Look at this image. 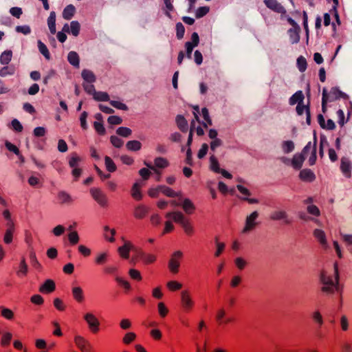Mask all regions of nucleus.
I'll return each instance as SVG.
<instances>
[{
    "mask_svg": "<svg viewBox=\"0 0 352 352\" xmlns=\"http://www.w3.org/2000/svg\"><path fill=\"white\" fill-rule=\"evenodd\" d=\"M334 278L328 275L327 273L323 271L321 274V281L323 284L322 291L327 294H332L336 290H338V264H334Z\"/></svg>",
    "mask_w": 352,
    "mask_h": 352,
    "instance_id": "nucleus-1",
    "label": "nucleus"
},
{
    "mask_svg": "<svg viewBox=\"0 0 352 352\" xmlns=\"http://www.w3.org/2000/svg\"><path fill=\"white\" fill-rule=\"evenodd\" d=\"M346 95L340 91L337 87H333L329 92L326 89L322 90V110L324 113L327 111L328 102H331L340 98H344Z\"/></svg>",
    "mask_w": 352,
    "mask_h": 352,
    "instance_id": "nucleus-2",
    "label": "nucleus"
},
{
    "mask_svg": "<svg viewBox=\"0 0 352 352\" xmlns=\"http://www.w3.org/2000/svg\"><path fill=\"white\" fill-rule=\"evenodd\" d=\"M180 304L184 311L190 312L195 306V302L190 290L184 289L180 293Z\"/></svg>",
    "mask_w": 352,
    "mask_h": 352,
    "instance_id": "nucleus-3",
    "label": "nucleus"
},
{
    "mask_svg": "<svg viewBox=\"0 0 352 352\" xmlns=\"http://www.w3.org/2000/svg\"><path fill=\"white\" fill-rule=\"evenodd\" d=\"M83 319L86 322L89 329L93 333H96L99 331L100 322L99 319L93 313L87 312L85 314Z\"/></svg>",
    "mask_w": 352,
    "mask_h": 352,
    "instance_id": "nucleus-4",
    "label": "nucleus"
},
{
    "mask_svg": "<svg viewBox=\"0 0 352 352\" xmlns=\"http://www.w3.org/2000/svg\"><path fill=\"white\" fill-rule=\"evenodd\" d=\"M123 244L118 248V252L120 258L129 259V254L136 250V246L129 240L122 238Z\"/></svg>",
    "mask_w": 352,
    "mask_h": 352,
    "instance_id": "nucleus-5",
    "label": "nucleus"
},
{
    "mask_svg": "<svg viewBox=\"0 0 352 352\" xmlns=\"http://www.w3.org/2000/svg\"><path fill=\"white\" fill-rule=\"evenodd\" d=\"M77 348L81 352H94V349L91 343L82 336H76L74 339Z\"/></svg>",
    "mask_w": 352,
    "mask_h": 352,
    "instance_id": "nucleus-6",
    "label": "nucleus"
},
{
    "mask_svg": "<svg viewBox=\"0 0 352 352\" xmlns=\"http://www.w3.org/2000/svg\"><path fill=\"white\" fill-rule=\"evenodd\" d=\"M182 256L183 253L181 251H177L172 254L168 262V268L172 273L177 274L179 272L180 261Z\"/></svg>",
    "mask_w": 352,
    "mask_h": 352,
    "instance_id": "nucleus-7",
    "label": "nucleus"
},
{
    "mask_svg": "<svg viewBox=\"0 0 352 352\" xmlns=\"http://www.w3.org/2000/svg\"><path fill=\"white\" fill-rule=\"evenodd\" d=\"M311 149V146L309 144L307 145L302 153H297L294 155L292 160V165L295 169H300L302 165V163L305 160V154L308 153Z\"/></svg>",
    "mask_w": 352,
    "mask_h": 352,
    "instance_id": "nucleus-8",
    "label": "nucleus"
},
{
    "mask_svg": "<svg viewBox=\"0 0 352 352\" xmlns=\"http://www.w3.org/2000/svg\"><path fill=\"white\" fill-rule=\"evenodd\" d=\"M91 194L93 198L103 208L108 206V199L105 194L98 188L91 189Z\"/></svg>",
    "mask_w": 352,
    "mask_h": 352,
    "instance_id": "nucleus-9",
    "label": "nucleus"
},
{
    "mask_svg": "<svg viewBox=\"0 0 352 352\" xmlns=\"http://www.w3.org/2000/svg\"><path fill=\"white\" fill-rule=\"evenodd\" d=\"M258 217V212L254 211L246 218L245 226L243 230V233L248 232L256 228V226L258 225V223L256 222V219Z\"/></svg>",
    "mask_w": 352,
    "mask_h": 352,
    "instance_id": "nucleus-10",
    "label": "nucleus"
},
{
    "mask_svg": "<svg viewBox=\"0 0 352 352\" xmlns=\"http://www.w3.org/2000/svg\"><path fill=\"white\" fill-rule=\"evenodd\" d=\"M270 218L273 221L283 220L285 225H289L292 223V221L288 218L287 212L284 210L274 211L271 214Z\"/></svg>",
    "mask_w": 352,
    "mask_h": 352,
    "instance_id": "nucleus-11",
    "label": "nucleus"
},
{
    "mask_svg": "<svg viewBox=\"0 0 352 352\" xmlns=\"http://www.w3.org/2000/svg\"><path fill=\"white\" fill-rule=\"evenodd\" d=\"M216 320L219 325L227 324L232 321L230 318H226V311L224 308H220L217 311Z\"/></svg>",
    "mask_w": 352,
    "mask_h": 352,
    "instance_id": "nucleus-12",
    "label": "nucleus"
},
{
    "mask_svg": "<svg viewBox=\"0 0 352 352\" xmlns=\"http://www.w3.org/2000/svg\"><path fill=\"white\" fill-rule=\"evenodd\" d=\"M264 3L268 8L280 14H284L286 12L284 7L282 6L281 4L279 3L276 0H265Z\"/></svg>",
    "mask_w": 352,
    "mask_h": 352,
    "instance_id": "nucleus-13",
    "label": "nucleus"
},
{
    "mask_svg": "<svg viewBox=\"0 0 352 352\" xmlns=\"http://www.w3.org/2000/svg\"><path fill=\"white\" fill-rule=\"evenodd\" d=\"M166 218L173 219L175 223L182 225L187 219L181 212H168L166 214Z\"/></svg>",
    "mask_w": 352,
    "mask_h": 352,
    "instance_id": "nucleus-14",
    "label": "nucleus"
},
{
    "mask_svg": "<svg viewBox=\"0 0 352 352\" xmlns=\"http://www.w3.org/2000/svg\"><path fill=\"white\" fill-rule=\"evenodd\" d=\"M0 316L6 320L12 321L15 319L13 310L4 306H0Z\"/></svg>",
    "mask_w": 352,
    "mask_h": 352,
    "instance_id": "nucleus-15",
    "label": "nucleus"
},
{
    "mask_svg": "<svg viewBox=\"0 0 352 352\" xmlns=\"http://www.w3.org/2000/svg\"><path fill=\"white\" fill-rule=\"evenodd\" d=\"M314 235L324 248H327L328 245L326 239V235L324 231L322 230L316 229L314 232Z\"/></svg>",
    "mask_w": 352,
    "mask_h": 352,
    "instance_id": "nucleus-16",
    "label": "nucleus"
},
{
    "mask_svg": "<svg viewBox=\"0 0 352 352\" xmlns=\"http://www.w3.org/2000/svg\"><path fill=\"white\" fill-rule=\"evenodd\" d=\"M300 179L306 182H311L315 179L314 173L309 169H303L300 172Z\"/></svg>",
    "mask_w": 352,
    "mask_h": 352,
    "instance_id": "nucleus-17",
    "label": "nucleus"
},
{
    "mask_svg": "<svg viewBox=\"0 0 352 352\" xmlns=\"http://www.w3.org/2000/svg\"><path fill=\"white\" fill-rule=\"evenodd\" d=\"M55 290V283L50 279L47 280L41 287L39 291L41 293L49 294Z\"/></svg>",
    "mask_w": 352,
    "mask_h": 352,
    "instance_id": "nucleus-18",
    "label": "nucleus"
},
{
    "mask_svg": "<svg viewBox=\"0 0 352 352\" xmlns=\"http://www.w3.org/2000/svg\"><path fill=\"white\" fill-rule=\"evenodd\" d=\"M318 120L320 126L327 130H333L335 129L336 125L333 120L329 119L325 122L324 117L322 115H318Z\"/></svg>",
    "mask_w": 352,
    "mask_h": 352,
    "instance_id": "nucleus-19",
    "label": "nucleus"
},
{
    "mask_svg": "<svg viewBox=\"0 0 352 352\" xmlns=\"http://www.w3.org/2000/svg\"><path fill=\"white\" fill-rule=\"evenodd\" d=\"M133 255L131 257V263L135 265L138 262L143 261L145 252L141 248L136 247V250H133Z\"/></svg>",
    "mask_w": 352,
    "mask_h": 352,
    "instance_id": "nucleus-20",
    "label": "nucleus"
},
{
    "mask_svg": "<svg viewBox=\"0 0 352 352\" xmlns=\"http://www.w3.org/2000/svg\"><path fill=\"white\" fill-rule=\"evenodd\" d=\"M182 206L186 214H191L195 210V206L189 199L182 200Z\"/></svg>",
    "mask_w": 352,
    "mask_h": 352,
    "instance_id": "nucleus-21",
    "label": "nucleus"
},
{
    "mask_svg": "<svg viewBox=\"0 0 352 352\" xmlns=\"http://www.w3.org/2000/svg\"><path fill=\"white\" fill-rule=\"evenodd\" d=\"M28 272V267L25 262V258H22L16 271V275L19 277H24L27 276Z\"/></svg>",
    "mask_w": 352,
    "mask_h": 352,
    "instance_id": "nucleus-22",
    "label": "nucleus"
},
{
    "mask_svg": "<svg viewBox=\"0 0 352 352\" xmlns=\"http://www.w3.org/2000/svg\"><path fill=\"white\" fill-rule=\"evenodd\" d=\"M72 296L75 300L79 303L82 302L85 300L82 289L80 287L72 288Z\"/></svg>",
    "mask_w": 352,
    "mask_h": 352,
    "instance_id": "nucleus-23",
    "label": "nucleus"
},
{
    "mask_svg": "<svg viewBox=\"0 0 352 352\" xmlns=\"http://www.w3.org/2000/svg\"><path fill=\"white\" fill-rule=\"evenodd\" d=\"M116 230L113 228H110L109 226H104V239L109 241L110 243H113L115 241V236Z\"/></svg>",
    "mask_w": 352,
    "mask_h": 352,
    "instance_id": "nucleus-24",
    "label": "nucleus"
},
{
    "mask_svg": "<svg viewBox=\"0 0 352 352\" xmlns=\"http://www.w3.org/2000/svg\"><path fill=\"white\" fill-rule=\"evenodd\" d=\"M148 210L146 207L144 206H139L135 208L133 215L136 219H143L148 214Z\"/></svg>",
    "mask_w": 352,
    "mask_h": 352,
    "instance_id": "nucleus-25",
    "label": "nucleus"
},
{
    "mask_svg": "<svg viewBox=\"0 0 352 352\" xmlns=\"http://www.w3.org/2000/svg\"><path fill=\"white\" fill-rule=\"evenodd\" d=\"M12 339V334L10 332L6 331L2 333L0 340V344L3 347H7L10 345Z\"/></svg>",
    "mask_w": 352,
    "mask_h": 352,
    "instance_id": "nucleus-26",
    "label": "nucleus"
},
{
    "mask_svg": "<svg viewBox=\"0 0 352 352\" xmlns=\"http://www.w3.org/2000/svg\"><path fill=\"white\" fill-rule=\"evenodd\" d=\"M304 100V95L301 91L296 92L289 99V104L294 105L295 104H301Z\"/></svg>",
    "mask_w": 352,
    "mask_h": 352,
    "instance_id": "nucleus-27",
    "label": "nucleus"
},
{
    "mask_svg": "<svg viewBox=\"0 0 352 352\" xmlns=\"http://www.w3.org/2000/svg\"><path fill=\"white\" fill-rule=\"evenodd\" d=\"M82 77L87 83H93L96 81V76L90 70L84 69L82 72Z\"/></svg>",
    "mask_w": 352,
    "mask_h": 352,
    "instance_id": "nucleus-28",
    "label": "nucleus"
},
{
    "mask_svg": "<svg viewBox=\"0 0 352 352\" xmlns=\"http://www.w3.org/2000/svg\"><path fill=\"white\" fill-rule=\"evenodd\" d=\"M142 188V185L139 183H135L131 189V196L133 199L136 200H140L142 199V194L140 189Z\"/></svg>",
    "mask_w": 352,
    "mask_h": 352,
    "instance_id": "nucleus-29",
    "label": "nucleus"
},
{
    "mask_svg": "<svg viewBox=\"0 0 352 352\" xmlns=\"http://www.w3.org/2000/svg\"><path fill=\"white\" fill-rule=\"evenodd\" d=\"M47 24L50 32L52 34L56 33V14L54 12H52L47 19Z\"/></svg>",
    "mask_w": 352,
    "mask_h": 352,
    "instance_id": "nucleus-30",
    "label": "nucleus"
},
{
    "mask_svg": "<svg viewBox=\"0 0 352 352\" xmlns=\"http://www.w3.org/2000/svg\"><path fill=\"white\" fill-rule=\"evenodd\" d=\"M75 12V7L73 5H69L64 9L63 16L65 19L69 20L74 15Z\"/></svg>",
    "mask_w": 352,
    "mask_h": 352,
    "instance_id": "nucleus-31",
    "label": "nucleus"
},
{
    "mask_svg": "<svg viewBox=\"0 0 352 352\" xmlns=\"http://www.w3.org/2000/svg\"><path fill=\"white\" fill-rule=\"evenodd\" d=\"M182 286V284L177 280H170L166 283V287L170 292L180 290Z\"/></svg>",
    "mask_w": 352,
    "mask_h": 352,
    "instance_id": "nucleus-32",
    "label": "nucleus"
},
{
    "mask_svg": "<svg viewBox=\"0 0 352 352\" xmlns=\"http://www.w3.org/2000/svg\"><path fill=\"white\" fill-rule=\"evenodd\" d=\"M176 122L180 130L185 132L187 131L188 123L184 116H177L176 118Z\"/></svg>",
    "mask_w": 352,
    "mask_h": 352,
    "instance_id": "nucleus-33",
    "label": "nucleus"
},
{
    "mask_svg": "<svg viewBox=\"0 0 352 352\" xmlns=\"http://www.w3.org/2000/svg\"><path fill=\"white\" fill-rule=\"evenodd\" d=\"M68 61L72 65L79 67V56L75 52H70L68 54Z\"/></svg>",
    "mask_w": 352,
    "mask_h": 352,
    "instance_id": "nucleus-34",
    "label": "nucleus"
},
{
    "mask_svg": "<svg viewBox=\"0 0 352 352\" xmlns=\"http://www.w3.org/2000/svg\"><path fill=\"white\" fill-rule=\"evenodd\" d=\"M161 192H162L164 195H165L167 197H179V193L175 192L173 190H172L170 188L165 186H160Z\"/></svg>",
    "mask_w": 352,
    "mask_h": 352,
    "instance_id": "nucleus-35",
    "label": "nucleus"
},
{
    "mask_svg": "<svg viewBox=\"0 0 352 352\" xmlns=\"http://www.w3.org/2000/svg\"><path fill=\"white\" fill-rule=\"evenodd\" d=\"M181 226L186 234L191 236L194 234V228L188 219H186Z\"/></svg>",
    "mask_w": 352,
    "mask_h": 352,
    "instance_id": "nucleus-36",
    "label": "nucleus"
},
{
    "mask_svg": "<svg viewBox=\"0 0 352 352\" xmlns=\"http://www.w3.org/2000/svg\"><path fill=\"white\" fill-rule=\"evenodd\" d=\"M12 52L10 50L3 52L0 57V61L3 65H7L12 59Z\"/></svg>",
    "mask_w": 352,
    "mask_h": 352,
    "instance_id": "nucleus-37",
    "label": "nucleus"
},
{
    "mask_svg": "<svg viewBox=\"0 0 352 352\" xmlns=\"http://www.w3.org/2000/svg\"><path fill=\"white\" fill-rule=\"evenodd\" d=\"M129 275L132 280L136 281H141L142 280V276L140 272L136 269L132 268L129 270Z\"/></svg>",
    "mask_w": 352,
    "mask_h": 352,
    "instance_id": "nucleus-38",
    "label": "nucleus"
},
{
    "mask_svg": "<svg viewBox=\"0 0 352 352\" xmlns=\"http://www.w3.org/2000/svg\"><path fill=\"white\" fill-rule=\"evenodd\" d=\"M94 98L98 101H109V96L107 93L102 91H94Z\"/></svg>",
    "mask_w": 352,
    "mask_h": 352,
    "instance_id": "nucleus-39",
    "label": "nucleus"
},
{
    "mask_svg": "<svg viewBox=\"0 0 352 352\" xmlns=\"http://www.w3.org/2000/svg\"><path fill=\"white\" fill-rule=\"evenodd\" d=\"M109 254L107 252H102L96 257L95 263L97 265H103L107 262Z\"/></svg>",
    "mask_w": 352,
    "mask_h": 352,
    "instance_id": "nucleus-40",
    "label": "nucleus"
},
{
    "mask_svg": "<svg viewBox=\"0 0 352 352\" xmlns=\"http://www.w3.org/2000/svg\"><path fill=\"white\" fill-rule=\"evenodd\" d=\"M156 259L157 256L154 254L145 252L142 263L144 265H150L154 263Z\"/></svg>",
    "mask_w": 352,
    "mask_h": 352,
    "instance_id": "nucleus-41",
    "label": "nucleus"
},
{
    "mask_svg": "<svg viewBox=\"0 0 352 352\" xmlns=\"http://www.w3.org/2000/svg\"><path fill=\"white\" fill-rule=\"evenodd\" d=\"M157 311L161 318H165L169 311L163 302H160L157 304Z\"/></svg>",
    "mask_w": 352,
    "mask_h": 352,
    "instance_id": "nucleus-42",
    "label": "nucleus"
},
{
    "mask_svg": "<svg viewBox=\"0 0 352 352\" xmlns=\"http://www.w3.org/2000/svg\"><path fill=\"white\" fill-rule=\"evenodd\" d=\"M80 30V25L78 21H74L70 23V32L74 36H77L79 34Z\"/></svg>",
    "mask_w": 352,
    "mask_h": 352,
    "instance_id": "nucleus-43",
    "label": "nucleus"
},
{
    "mask_svg": "<svg viewBox=\"0 0 352 352\" xmlns=\"http://www.w3.org/2000/svg\"><path fill=\"white\" fill-rule=\"evenodd\" d=\"M116 281L125 290L130 291L131 289V285L130 283L123 278L118 276L116 278Z\"/></svg>",
    "mask_w": 352,
    "mask_h": 352,
    "instance_id": "nucleus-44",
    "label": "nucleus"
},
{
    "mask_svg": "<svg viewBox=\"0 0 352 352\" xmlns=\"http://www.w3.org/2000/svg\"><path fill=\"white\" fill-rule=\"evenodd\" d=\"M168 160L163 157H157L155 160V165L158 168H164L168 166Z\"/></svg>",
    "mask_w": 352,
    "mask_h": 352,
    "instance_id": "nucleus-45",
    "label": "nucleus"
},
{
    "mask_svg": "<svg viewBox=\"0 0 352 352\" xmlns=\"http://www.w3.org/2000/svg\"><path fill=\"white\" fill-rule=\"evenodd\" d=\"M126 146L131 151H138L141 148V143L137 140L129 141Z\"/></svg>",
    "mask_w": 352,
    "mask_h": 352,
    "instance_id": "nucleus-46",
    "label": "nucleus"
},
{
    "mask_svg": "<svg viewBox=\"0 0 352 352\" xmlns=\"http://www.w3.org/2000/svg\"><path fill=\"white\" fill-rule=\"evenodd\" d=\"M38 49H39V51L41 52V53L47 59H50V52L48 51V49H47V46L44 43H43L41 41H38Z\"/></svg>",
    "mask_w": 352,
    "mask_h": 352,
    "instance_id": "nucleus-47",
    "label": "nucleus"
},
{
    "mask_svg": "<svg viewBox=\"0 0 352 352\" xmlns=\"http://www.w3.org/2000/svg\"><path fill=\"white\" fill-rule=\"evenodd\" d=\"M312 319L316 322L320 327L323 324L322 316L319 311H315L312 313Z\"/></svg>",
    "mask_w": 352,
    "mask_h": 352,
    "instance_id": "nucleus-48",
    "label": "nucleus"
},
{
    "mask_svg": "<svg viewBox=\"0 0 352 352\" xmlns=\"http://www.w3.org/2000/svg\"><path fill=\"white\" fill-rule=\"evenodd\" d=\"M296 111L298 115H302L304 112H306L307 114V121H309V108L301 104H298L296 107Z\"/></svg>",
    "mask_w": 352,
    "mask_h": 352,
    "instance_id": "nucleus-49",
    "label": "nucleus"
},
{
    "mask_svg": "<svg viewBox=\"0 0 352 352\" xmlns=\"http://www.w3.org/2000/svg\"><path fill=\"white\" fill-rule=\"evenodd\" d=\"M105 166L109 172H114L116 169V166L113 160L108 156L105 157Z\"/></svg>",
    "mask_w": 352,
    "mask_h": 352,
    "instance_id": "nucleus-50",
    "label": "nucleus"
},
{
    "mask_svg": "<svg viewBox=\"0 0 352 352\" xmlns=\"http://www.w3.org/2000/svg\"><path fill=\"white\" fill-rule=\"evenodd\" d=\"M81 161L80 157H78L76 154H73L71 157L69 164L72 168H77L78 166L79 162Z\"/></svg>",
    "mask_w": 352,
    "mask_h": 352,
    "instance_id": "nucleus-51",
    "label": "nucleus"
},
{
    "mask_svg": "<svg viewBox=\"0 0 352 352\" xmlns=\"http://www.w3.org/2000/svg\"><path fill=\"white\" fill-rule=\"evenodd\" d=\"M136 338V335L133 332H129L123 337V342L126 344H129L133 342Z\"/></svg>",
    "mask_w": 352,
    "mask_h": 352,
    "instance_id": "nucleus-52",
    "label": "nucleus"
},
{
    "mask_svg": "<svg viewBox=\"0 0 352 352\" xmlns=\"http://www.w3.org/2000/svg\"><path fill=\"white\" fill-rule=\"evenodd\" d=\"M116 133L118 135L122 137H129L131 135L132 131L130 129L126 127H120L117 129Z\"/></svg>",
    "mask_w": 352,
    "mask_h": 352,
    "instance_id": "nucleus-53",
    "label": "nucleus"
},
{
    "mask_svg": "<svg viewBox=\"0 0 352 352\" xmlns=\"http://www.w3.org/2000/svg\"><path fill=\"white\" fill-rule=\"evenodd\" d=\"M58 199L60 203H69L72 201V198L69 195L65 192H60L58 195Z\"/></svg>",
    "mask_w": 352,
    "mask_h": 352,
    "instance_id": "nucleus-54",
    "label": "nucleus"
},
{
    "mask_svg": "<svg viewBox=\"0 0 352 352\" xmlns=\"http://www.w3.org/2000/svg\"><path fill=\"white\" fill-rule=\"evenodd\" d=\"M341 170L348 177L350 176L351 165L349 162L342 160L341 162Z\"/></svg>",
    "mask_w": 352,
    "mask_h": 352,
    "instance_id": "nucleus-55",
    "label": "nucleus"
},
{
    "mask_svg": "<svg viewBox=\"0 0 352 352\" xmlns=\"http://www.w3.org/2000/svg\"><path fill=\"white\" fill-rule=\"evenodd\" d=\"M68 239L72 245H76L79 241V236L76 231H72L68 234Z\"/></svg>",
    "mask_w": 352,
    "mask_h": 352,
    "instance_id": "nucleus-56",
    "label": "nucleus"
},
{
    "mask_svg": "<svg viewBox=\"0 0 352 352\" xmlns=\"http://www.w3.org/2000/svg\"><path fill=\"white\" fill-rule=\"evenodd\" d=\"M94 127L95 130L97 131V133L100 135H104L105 134V129L103 126V122H94Z\"/></svg>",
    "mask_w": 352,
    "mask_h": 352,
    "instance_id": "nucleus-57",
    "label": "nucleus"
},
{
    "mask_svg": "<svg viewBox=\"0 0 352 352\" xmlns=\"http://www.w3.org/2000/svg\"><path fill=\"white\" fill-rule=\"evenodd\" d=\"M218 189L223 195H226L228 192H230L231 195H233L234 192V189H230V190H228L227 186L221 182L219 183Z\"/></svg>",
    "mask_w": 352,
    "mask_h": 352,
    "instance_id": "nucleus-58",
    "label": "nucleus"
},
{
    "mask_svg": "<svg viewBox=\"0 0 352 352\" xmlns=\"http://www.w3.org/2000/svg\"><path fill=\"white\" fill-rule=\"evenodd\" d=\"M234 263L238 269L240 270H243L247 265V261L242 257H237L234 260Z\"/></svg>",
    "mask_w": 352,
    "mask_h": 352,
    "instance_id": "nucleus-59",
    "label": "nucleus"
},
{
    "mask_svg": "<svg viewBox=\"0 0 352 352\" xmlns=\"http://www.w3.org/2000/svg\"><path fill=\"white\" fill-rule=\"evenodd\" d=\"M210 166L216 173L220 172L221 168H219V162L214 155L210 157Z\"/></svg>",
    "mask_w": 352,
    "mask_h": 352,
    "instance_id": "nucleus-60",
    "label": "nucleus"
},
{
    "mask_svg": "<svg viewBox=\"0 0 352 352\" xmlns=\"http://www.w3.org/2000/svg\"><path fill=\"white\" fill-rule=\"evenodd\" d=\"M209 12V8L207 6L200 7L197 9L195 13L197 18H201L205 16Z\"/></svg>",
    "mask_w": 352,
    "mask_h": 352,
    "instance_id": "nucleus-61",
    "label": "nucleus"
},
{
    "mask_svg": "<svg viewBox=\"0 0 352 352\" xmlns=\"http://www.w3.org/2000/svg\"><path fill=\"white\" fill-rule=\"evenodd\" d=\"M54 305L59 311H64L66 308L63 301L58 298L54 300Z\"/></svg>",
    "mask_w": 352,
    "mask_h": 352,
    "instance_id": "nucleus-62",
    "label": "nucleus"
},
{
    "mask_svg": "<svg viewBox=\"0 0 352 352\" xmlns=\"http://www.w3.org/2000/svg\"><path fill=\"white\" fill-rule=\"evenodd\" d=\"M298 69L300 72H304L307 68V61L305 58L300 56L297 60Z\"/></svg>",
    "mask_w": 352,
    "mask_h": 352,
    "instance_id": "nucleus-63",
    "label": "nucleus"
},
{
    "mask_svg": "<svg viewBox=\"0 0 352 352\" xmlns=\"http://www.w3.org/2000/svg\"><path fill=\"white\" fill-rule=\"evenodd\" d=\"M176 31H177V37L179 39L182 38L184 36V32H185V29H184V27L182 25V23H177Z\"/></svg>",
    "mask_w": 352,
    "mask_h": 352,
    "instance_id": "nucleus-64",
    "label": "nucleus"
}]
</instances>
